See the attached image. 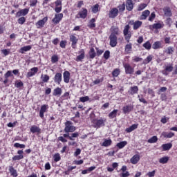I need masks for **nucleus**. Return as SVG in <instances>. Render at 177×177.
Here are the masks:
<instances>
[{
    "mask_svg": "<svg viewBox=\"0 0 177 177\" xmlns=\"http://www.w3.org/2000/svg\"><path fill=\"white\" fill-rule=\"evenodd\" d=\"M117 113H118V111L117 109H114L109 113L108 117L111 120H113V118H115V117H117Z\"/></svg>",
    "mask_w": 177,
    "mask_h": 177,
    "instance_id": "bb28decb",
    "label": "nucleus"
},
{
    "mask_svg": "<svg viewBox=\"0 0 177 177\" xmlns=\"http://www.w3.org/2000/svg\"><path fill=\"white\" fill-rule=\"evenodd\" d=\"M17 154L19 155L12 157L13 161H19V160H23L24 158V156H23V150H19Z\"/></svg>",
    "mask_w": 177,
    "mask_h": 177,
    "instance_id": "f8f14e48",
    "label": "nucleus"
},
{
    "mask_svg": "<svg viewBox=\"0 0 177 177\" xmlns=\"http://www.w3.org/2000/svg\"><path fill=\"white\" fill-rule=\"evenodd\" d=\"M162 147L164 151H167L172 148V143L163 144Z\"/></svg>",
    "mask_w": 177,
    "mask_h": 177,
    "instance_id": "cd10ccee",
    "label": "nucleus"
},
{
    "mask_svg": "<svg viewBox=\"0 0 177 177\" xmlns=\"http://www.w3.org/2000/svg\"><path fill=\"white\" fill-rule=\"evenodd\" d=\"M51 62L52 63H57V62H59V57H57V55H53V57H51Z\"/></svg>",
    "mask_w": 177,
    "mask_h": 177,
    "instance_id": "864d4df0",
    "label": "nucleus"
},
{
    "mask_svg": "<svg viewBox=\"0 0 177 177\" xmlns=\"http://www.w3.org/2000/svg\"><path fill=\"white\" fill-rule=\"evenodd\" d=\"M162 136H164V138H171L175 136V133L172 132H169V133L164 132L162 133Z\"/></svg>",
    "mask_w": 177,
    "mask_h": 177,
    "instance_id": "58836bf2",
    "label": "nucleus"
},
{
    "mask_svg": "<svg viewBox=\"0 0 177 177\" xmlns=\"http://www.w3.org/2000/svg\"><path fill=\"white\" fill-rule=\"evenodd\" d=\"M123 66L124 67L126 74H133L135 69L132 68L129 64H124Z\"/></svg>",
    "mask_w": 177,
    "mask_h": 177,
    "instance_id": "6e6552de",
    "label": "nucleus"
},
{
    "mask_svg": "<svg viewBox=\"0 0 177 177\" xmlns=\"http://www.w3.org/2000/svg\"><path fill=\"white\" fill-rule=\"evenodd\" d=\"M142 46L148 50H150V49H151V44H150V41H149L145 43Z\"/></svg>",
    "mask_w": 177,
    "mask_h": 177,
    "instance_id": "49530a36",
    "label": "nucleus"
},
{
    "mask_svg": "<svg viewBox=\"0 0 177 177\" xmlns=\"http://www.w3.org/2000/svg\"><path fill=\"white\" fill-rule=\"evenodd\" d=\"M88 55L90 59H95V57H96V52L95 51V48H91L88 52Z\"/></svg>",
    "mask_w": 177,
    "mask_h": 177,
    "instance_id": "7c9ffc66",
    "label": "nucleus"
},
{
    "mask_svg": "<svg viewBox=\"0 0 177 177\" xmlns=\"http://www.w3.org/2000/svg\"><path fill=\"white\" fill-rule=\"evenodd\" d=\"M54 161H55V162H57V161H60V154L57 153L54 156Z\"/></svg>",
    "mask_w": 177,
    "mask_h": 177,
    "instance_id": "338daca9",
    "label": "nucleus"
},
{
    "mask_svg": "<svg viewBox=\"0 0 177 177\" xmlns=\"http://www.w3.org/2000/svg\"><path fill=\"white\" fill-rule=\"evenodd\" d=\"M63 19V13L55 14V17L53 19L52 21L54 24H59Z\"/></svg>",
    "mask_w": 177,
    "mask_h": 177,
    "instance_id": "0eeeda50",
    "label": "nucleus"
},
{
    "mask_svg": "<svg viewBox=\"0 0 177 177\" xmlns=\"http://www.w3.org/2000/svg\"><path fill=\"white\" fill-rule=\"evenodd\" d=\"M18 23L19 24H23L24 23H26V17H21L19 18Z\"/></svg>",
    "mask_w": 177,
    "mask_h": 177,
    "instance_id": "680f3d73",
    "label": "nucleus"
},
{
    "mask_svg": "<svg viewBox=\"0 0 177 177\" xmlns=\"http://www.w3.org/2000/svg\"><path fill=\"white\" fill-rule=\"evenodd\" d=\"M1 53H3V55H4V56H8V55H9V53H10V50H9L8 49H3V50H1Z\"/></svg>",
    "mask_w": 177,
    "mask_h": 177,
    "instance_id": "69168bd1",
    "label": "nucleus"
},
{
    "mask_svg": "<svg viewBox=\"0 0 177 177\" xmlns=\"http://www.w3.org/2000/svg\"><path fill=\"white\" fill-rule=\"evenodd\" d=\"M118 16V9L116 8H112L109 11V17L110 19H115Z\"/></svg>",
    "mask_w": 177,
    "mask_h": 177,
    "instance_id": "1a4fd4ad",
    "label": "nucleus"
},
{
    "mask_svg": "<svg viewBox=\"0 0 177 177\" xmlns=\"http://www.w3.org/2000/svg\"><path fill=\"white\" fill-rule=\"evenodd\" d=\"M174 70V65L172 64H169L165 66V69L162 71L164 75H168L169 73H171Z\"/></svg>",
    "mask_w": 177,
    "mask_h": 177,
    "instance_id": "423d86ee",
    "label": "nucleus"
},
{
    "mask_svg": "<svg viewBox=\"0 0 177 177\" xmlns=\"http://www.w3.org/2000/svg\"><path fill=\"white\" fill-rule=\"evenodd\" d=\"M30 6H35L37 5V3H38V1L37 0H30Z\"/></svg>",
    "mask_w": 177,
    "mask_h": 177,
    "instance_id": "774afa93",
    "label": "nucleus"
},
{
    "mask_svg": "<svg viewBox=\"0 0 177 177\" xmlns=\"http://www.w3.org/2000/svg\"><path fill=\"white\" fill-rule=\"evenodd\" d=\"M62 95V88L59 87L56 88L54 89L53 95L54 96H60Z\"/></svg>",
    "mask_w": 177,
    "mask_h": 177,
    "instance_id": "c9c22d12",
    "label": "nucleus"
},
{
    "mask_svg": "<svg viewBox=\"0 0 177 177\" xmlns=\"http://www.w3.org/2000/svg\"><path fill=\"white\" fill-rule=\"evenodd\" d=\"M78 136H80V133L78 132L69 134V140H74V138H78Z\"/></svg>",
    "mask_w": 177,
    "mask_h": 177,
    "instance_id": "a19ab883",
    "label": "nucleus"
},
{
    "mask_svg": "<svg viewBox=\"0 0 177 177\" xmlns=\"http://www.w3.org/2000/svg\"><path fill=\"white\" fill-rule=\"evenodd\" d=\"M154 19H156V12H153L149 17V21H153Z\"/></svg>",
    "mask_w": 177,
    "mask_h": 177,
    "instance_id": "13d9d810",
    "label": "nucleus"
},
{
    "mask_svg": "<svg viewBox=\"0 0 177 177\" xmlns=\"http://www.w3.org/2000/svg\"><path fill=\"white\" fill-rule=\"evenodd\" d=\"M153 28H154L155 30H158L160 28H162V27H164V24H162V22L160 23H156L152 25Z\"/></svg>",
    "mask_w": 177,
    "mask_h": 177,
    "instance_id": "72a5a7b5",
    "label": "nucleus"
},
{
    "mask_svg": "<svg viewBox=\"0 0 177 177\" xmlns=\"http://www.w3.org/2000/svg\"><path fill=\"white\" fill-rule=\"evenodd\" d=\"M153 60V56L149 55L145 60H144V64H148V63H150Z\"/></svg>",
    "mask_w": 177,
    "mask_h": 177,
    "instance_id": "de8ad7c7",
    "label": "nucleus"
},
{
    "mask_svg": "<svg viewBox=\"0 0 177 177\" xmlns=\"http://www.w3.org/2000/svg\"><path fill=\"white\" fill-rule=\"evenodd\" d=\"M16 88H21L23 86V82L21 81H16L15 82Z\"/></svg>",
    "mask_w": 177,
    "mask_h": 177,
    "instance_id": "bf43d9fd",
    "label": "nucleus"
},
{
    "mask_svg": "<svg viewBox=\"0 0 177 177\" xmlns=\"http://www.w3.org/2000/svg\"><path fill=\"white\" fill-rule=\"evenodd\" d=\"M62 73H57L55 74V77H54V82H55V84H57V85H60V82H62Z\"/></svg>",
    "mask_w": 177,
    "mask_h": 177,
    "instance_id": "dca6fc26",
    "label": "nucleus"
},
{
    "mask_svg": "<svg viewBox=\"0 0 177 177\" xmlns=\"http://www.w3.org/2000/svg\"><path fill=\"white\" fill-rule=\"evenodd\" d=\"M157 140H158L157 136H153L148 140V143H157Z\"/></svg>",
    "mask_w": 177,
    "mask_h": 177,
    "instance_id": "37998d69",
    "label": "nucleus"
},
{
    "mask_svg": "<svg viewBox=\"0 0 177 177\" xmlns=\"http://www.w3.org/2000/svg\"><path fill=\"white\" fill-rule=\"evenodd\" d=\"M125 6H126L127 10H129V12H131V10L133 9V2H132V0H127Z\"/></svg>",
    "mask_w": 177,
    "mask_h": 177,
    "instance_id": "a211bd4d",
    "label": "nucleus"
},
{
    "mask_svg": "<svg viewBox=\"0 0 177 177\" xmlns=\"http://www.w3.org/2000/svg\"><path fill=\"white\" fill-rule=\"evenodd\" d=\"M48 109H49V106L46 104H44L41 106V109L39 111L40 118H44V113H46V111H48Z\"/></svg>",
    "mask_w": 177,
    "mask_h": 177,
    "instance_id": "9d476101",
    "label": "nucleus"
},
{
    "mask_svg": "<svg viewBox=\"0 0 177 177\" xmlns=\"http://www.w3.org/2000/svg\"><path fill=\"white\" fill-rule=\"evenodd\" d=\"M169 160V158L167 156H165L159 159V162L160 164H167V162H168Z\"/></svg>",
    "mask_w": 177,
    "mask_h": 177,
    "instance_id": "e433bc0d",
    "label": "nucleus"
},
{
    "mask_svg": "<svg viewBox=\"0 0 177 177\" xmlns=\"http://www.w3.org/2000/svg\"><path fill=\"white\" fill-rule=\"evenodd\" d=\"M128 145V142L127 141H122L116 145L118 149H124L125 147V145Z\"/></svg>",
    "mask_w": 177,
    "mask_h": 177,
    "instance_id": "4c0bfd02",
    "label": "nucleus"
},
{
    "mask_svg": "<svg viewBox=\"0 0 177 177\" xmlns=\"http://www.w3.org/2000/svg\"><path fill=\"white\" fill-rule=\"evenodd\" d=\"M80 102H82V103H85V102H88L89 97L88 96L81 97L80 98Z\"/></svg>",
    "mask_w": 177,
    "mask_h": 177,
    "instance_id": "5fc2aeb1",
    "label": "nucleus"
},
{
    "mask_svg": "<svg viewBox=\"0 0 177 177\" xmlns=\"http://www.w3.org/2000/svg\"><path fill=\"white\" fill-rule=\"evenodd\" d=\"M32 133H41V129L38 126L33 125L30 128Z\"/></svg>",
    "mask_w": 177,
    "mask_h": 177,
    "instance_id": "393cba45",
    "label": "nucleus"
},
{
    "mask_svg": "<svg viewBox=\"0 0 177 177\" xmlns=\"http://www.w3.org/2000/svg\"><path fill=\"white\" fill-rule=\"evenodd\" d=\"M130 28L131 26H129V25H126L123 30V34L125 37L124 38L127 42H129V39H131V37H132V34L131 33V32H129Z\"/></svg>",
    "mask_w": 177,
    "mask_h": 177,
    "instance_id": "7ed1b4c3",
    "label": "nucleus"
},
{
    "mask_svg": "<svg viewBox=\"0 0 177 177\" xmlns=\"http://www.w3.org/2000/svg\"><path fill=\"white\" fill-rule=\"evenodd\" d=\"M95 21H96V20L95 19V18L91 19L89 21L88 27L89 28H95V27H96V24H95Z\"/></svg>",
    "mask_w": 177,
    "mask_h": 177,
    "instance_id": "f704fd0d",
    "label": "nucleus"
},
{
    "mask_svg": "<svg viewBox=\"0 0 177 177\" xmlns=\"http://www.w3.org/2000/svg\"><path fill=\"white\" fill-rule=\"evenodd\" d=\"M139 160H140V156L136 154L134 155L130 160L131 164H138L139 162Z\"/></svg>",
    "mask_w": 177,
    "mask_h": 177,
    "instance_id": "412c9836",
    "label": "nucleus"
},
{
    "mask_svg": "<svg viewBox=\"0 0 177 177\" xmlns=\"http://www.w3.org/2000/svg\"><path fill=\"white\" fill-rule=\"evenodd\" d=\"M14 147L19 149H24L26 147V145L20 143H15L14 144Z\"/></svg>",
    "mask_w": 177,
    "mask_h": 177,
    "instance_id": "6e6d98bb",
    "label": "nucleus"
},
{
    "mask_svg": "<svg viewBox=\"0 0 177 177\" xmlns=\"http://www.w3.org/2000/svg\"><path fill=\"white\" fill-rule=\"evenodd\" d=\"M86 16H88V10L82 8V10L78 12L76 17L77 19H86Z\"/></svg>",
    "mask_w": 177,
    "mask_h": 177,
    "instance_id": "39448f33",
    "label": "nucleus"
},
{
    "mask_svg": "<svg viewBox=\"0 0 177 177\" xmlns=\"http://www.w3.org/2000/svg\"><path fill=\"white\" fill-rule=\"evenodd\" d=\"M111 139H104V142L102 144V146H103L104 147H109V146H111Z\"/></svg>",
    "mask_w": 177,
    "mask_h": 177,
    "instance_id": "c85d7f7f",
    "label": "nucleus"
},
{
    "mask_svg": "<svg viewBox=\"0 0 177 177\" xmlns=\"http://www.w3.org/2000/svg\"><path fill=\"white\" fill-rule=\"evenodd\" d=\"M48 21V17H45L41 20H39L37 22L36 26L37 28H41V27H44L45 24Z\"/></svg>",
    "mask_w": 177,
    "mask_h": 177,
    "instance_id": "ddd939ff",
    "label": "nucleus"
},
{
    "mask_svg": "<svg viewBox=\"0 0 177 177\" xmlns=\"http://www.w3.org/2000/svg\"><path fill=\"white\" fill-rule=\"evenodd\" d=\"M165 53L167 54V55H172L174 53V48L173 47H168L166 50H165Z\"/></svg>",
    "mask_w": 177,
    "mask_h": 177,
    "instance_id": "8fccbe9b",
    "label": "nucleus"
},
{
    "mask_svg": "<svg viewBox=\"0 0 177 177\" xmlns=\"http://www.w3.org/2000/svg\"><path fill=\"white\" fill-rule=\"evenodd\" d=\"M4 77H5V78H9V77H13V74L12 73V71H8L4 75Z\"/></svg>",
    "mask_w": 177,
    "mask_h": 177,
    "instance_id": "e2e57ef3",
    "label": "nucleus"
},
{
    "mask_svg": "<svg viewBox=\"0 0 177 177\" xmlns=\"http://www.w3.org/2000/svg\"><path fill=\"white\" fill-rule=\"evenodd\" d=\"M138 91L139 87H138L137 86H133L130 87L129 90L128 91V93H129L132 96L133 95H136V93H138Z\"/></svg>",
    "mask_w": 177,
    "mask_h": 177,
    "instance_id": "2eb2a0df",
    "label": "nucleus"
},
{
    "mask_svg": "<svg viewBox=\"0 0 177 177\" xmlns=\"http://www.w3.org/2000/svg\"><path fill=\"white\" fill-rule=\"evenodd\" d=\"M32 46H24L22 48H21L19 50V53H22L24 54L25 52H28V50H31L32 49Z\"/></svg>",
    "mask_w": 177,
    "mask_h": 177,
    "instance_id": "b1692460",
    "label": "nucleus"
},
{
    "mask_svg": "<svg viewBox=\"0 0 177 177\" xmlns=\"http://www.w3.org/2000/svg\"><path fill=\"white\" fill-rule=\"evenodd\" d=\"M111 31V35H120V28H118L117 26H112L110 29Z\"/></svg>",
    "mask_w": 177,
    "mask_h": 177,
    "instance_id": "f3484780",
    "label": "nucleus"
},
{
    "mask_svg": "<svg viewBox=\"0 0 177 177\" xmlns=\"http://www.w3.org/2000/svg\"><path fill=\"white\" fill-rule=\"evenodd\" d=\"M75 127L73 126V122L71 121H66L65 122L64 132L66 133H70V132H75Z\"/></svg>",
    "mask_w": 177,
    "mask_h": 177,
    "instance_id": "f03ea898",
    "label": "nucleus"
},
{
    "mask_svg": "<svg viewBox=\"0 0 177 177\" xmlns=\"http://www.w3.org/2000/svg\"><path fill=\"white\" fill-rule=\"evenodd\" d=\"M63 77H64V82L66 84H68V82H70V72L67 71L64 72Z\"/></svg>",
    "mask_w": 177,
    "mask_h": 177,
    "instance_id": "aec40b11",
    "label": "nucleus"
},
{
    "mask_svg": "<svg viewBox=\"0 0 177 177\" xmlns=\"http://www.w3.org/2000/svg\"><path fill=\"white\" fill-rule=\"evenodd\" d=\"M38 73V68L37 67H34V68H32L30 69V71H29L28 73H27V77H33V75L35 74H37Z\"/></svg>",
    "mask_w": 177,
    "mask_h": 177,
    "instance_id": "5701e85b",
    "label": "nucleus"
},
{
    "mask_svg": "<svg viewBox=\"0 0 177 177\" xmlns=\"http://www.w3.org/2000/svg\"><path fill=\"white\" fill-rule=\"evenodd\" d=\"M109 45L110 46H111V48H115V46H117V44H118V37L116 35H110L109 36Z\"/></svg>",
    "mask_w": 177,
    "mask_h": 177,
    "instance_id": "20e7f679",
    "label": "nucleus"
},
{
    "mask_svg": "<svg viewBox=\"0 0 177 177\" xmlns=\"http://www.w3.org/2000/svg\"><path fill=\"white\" fill-rule=\"evenodd\" d=\"M79 53H80V55L76 57V62H82V59H85V51L84 49H82Z\"/></svg>",
    "mask_w": 177,
    "mask_h": 177,
    "instance_id": "6ab92c4d",
    "label": "nucleus"
},
{
    "mask_svg": "<svg viewBox=\"0 0 177 177\" xmlns=\"http://www.w3.org/2000/svg\"><path fill=\"white\" fill-rule=\"evenodd\" d=\"M149 15H150V11L149 10L143 11L140 17V20H146Z\"/></svg>",
    "mask_w": 177,
    "mask_h": 177,
    "instance_id": "4be33fe9",
    "label": "nucleus"
},
{
    "mask_svg": "<svg viewBox=\"0 0 177 177\" xmlns=\"http://www.w3.org/2000/svg\"><path fill=\"white\" fill-rule=\"evenodd\" d=\"M138 129V124H134L131 125L130 127L126 129V132L128 133L132 132L133 131H135V129Z\"/></svg>",
    "mask_w": 177,
    "mask_h": 177,
    "instance_id": "2f4dec72",
    "label": "nucleus"
},
{
    "mask_svg": "<svg viewBox=\"0 0 177 177\" xmlns=\"http://www.w3.org/2000/svg\"><path fill=\"white\" fill-rule=\"evenodd\" d=\"M9 171H10L12 176L17 177V171H16V169H15L13 166H10L9 167Z\"/></svg>",
    "mask_w": 177,
    "mask_h": 177,
    "instance_id": "473e14b6",
    "label": "nucleus"
},
{
    "mask_svg": "<svg viewBox=\"0 0 177 177\" xmlns=\"http://www.w3.org/2000/svg\"><path fill=\"white\" fill-rule=\"evenodd\" d=\"M106 120L103 118L94 120L93 121V128H96L97 129H98V128H102V127H104V125H106Z\"/></svg>",
    "mask_w": 177,
    "mask_h": 177,
    "instance_id": "f257e3e1",
    "label": "nucleus"
},
{
    "mask_svg": "<svg viewBox=\"0 0 177 177\" xmlns=\"http://www.w3.org/2000/svg\"><path fill=\"white\" fill-rule=\"evenodd\" d=\"M125 52L127 53H131V51L132 50V44H129L125 46L124 48Z\"/></svg>",
    "mask_w": 177,
    "mask_h": 177,
    "instance_id": "79ce46f5",
    "label": "nucleus"
},
{
    "mask_svg": "<svg viewBox=\"0 0 177 177\" xmlns=\"http://www.w3.org/2000/svg\"><path fill=\"white\" fill-rule=\"evenodd\" d=\"M142 22L140 21H136L133 23V30H138L140 27H142Z\"/></svg>",
    "mask_w": 177,
    "mask_h": 177,
    "instance_id": "c756f323",
    "label": "nucleus"
},
{
    "mask_svg": "<svg viewBox=\"0 0 177 177\" xmlns=\"http://www.w3.org/2000/svg\"><path fill=\"white\" fill-rule=\"evenodd\" d=\"M112 75H113V77H118V75H120V70H118V69H115V70L112 72Z\"/></svg>",
    "mask_w": 177,
    "mask_h": 177,
    "instance_id": "4d7b16f0",
    "label": "nucleus"
},
{
    "mask_svg": "<svg viewBox=\"0 0 177 177\" xmlns=\"http://www.w3.org/2000/svg\"><path fill=\"white\" fill-rule=\"evenodd\" d=\"M93 13H97L99 12V4H95L92 7Z\"/></svg>",
    "mask_w": 177,
    "mask_h": 177,
    "instance_id": "3c124183",
    "label": "nucleus"
},
{
    "mask_svg": "<svg viewBox=\"0 0 177 177\" xmlns=\"http://www.w3.org/2000/svg\"><path fill=\"white\" fill-rule=\"evenodd\" d=\"M28 8L22 9L17 12L16 17H21V16H26V15H28Z\"/></svg>",
    "mask_w": 177,
    "mask_h": 177,
    "instance_id": "9b49d317",
    "label": "nucleus"
},
{
    "mask_svg": "<svg viewBox=\"0 0 177 177\" xmlns=\"http://www.w3.org/2000/svg\"><path fill=\"white\" fill-rule=\"evenodd\" d=\"M104 57L106 60H107L110 57V51L106 50L104 53Z\"/></svg>",
    "mask_w": 177,
    "mask_h": 177,
    "instance_id": "052dcab7",
    "label": "nucleus"
},
{
    "mask_svg": "<svg viewBox=\"0 0 177 177\" xmlns=\"http://www.w3.org/2000/svg\"><path fill=\"white\" fill-rule=\"evenodd\" d=\"M70 41L72 42V48L75 49L77 46V42H78V39L75 35H72L70 36Z\"/></svg>",
    "mask_w": 177,
    "mask_h": 177,
    "instance_id": "4468645a",
    "label": "nucleus"
},
{
    "mask_svg": "<svg viewBox=\"0 0 177 177\" xmlns=\"http://www.w3.org/2000/svg\"><path fill=\"white\" fill-rule=\"evenodd\" d=\"M41 80L43 82H48L49 81V76L48 75H42Z\"/></svg>",
    "mask_w": 177,
    "mask_h": 177,
    "instance_id": "603ef678",
    "label": "nucleus"
},
{
    "mask_svg": "<svg viewBox=\"0 0 177 177\" xmlns=\"http://www.w3.org/2000/svg\"><path fill=\"white\" fill-rule=\"evenodd\" d=\"M160 48H161V41H156L152 45L153 49H160Z\"/></svg>",
    "mask_w": 177,
    "mask_h": 177,
    "instance_id": "ea45409f",
    "label": "nucleus"
},
{
    "mask_svg": "<svg viewBox=\"0 0 177 177\" xmlns=\"http://www.w3.org/2000/svg\"><path fill=\"white\" fill-rule=\"evenodd\" d=\"M147 6V3H141L138 5L137 10L138 12H141V10H143V9H145Z\"/></svg>",
    "mask_w": 177,
    "mask_h": 177,
    "instance_id": "a18cd8bd",
    "label": "nucleus"
},
{
    "mask_svg": "<svg viewBox=\"0 0 177 177\" xmlns=\"http://www.w3.org/2000/svg\"><path fill=\"white\" fill-rule=\"evenodd\" d=\"M138 97L141 103H143L144 104H147V101H146V100H145L143 97H140V95H138Z\"/></svg>",
    "mask_w": 177,
    "mask_h": 177,
    "instance_id": "0e129e2a",
    "label": "nucleus"
},
{
    "mask_svg": "<svg viewBox=\"0 0 177 177\" xmlns=\"http://www.w3.org/2000/svg\"><path fill=\"white\" fill-rule=\"evenodd\" d=\"M164 12L165 16H168L169 17H170V16H172V12H171V9H169V8H165Z\"/></svg>",
    "mask_w": 177,
    "mask_h": 177,
    "instance_id": "c03bdc74",
    "label": "nucleus"
},
{
    "mask_svg": "<svg viewBox=\"0 0 177 177\" xmlns=\"http://www.w3.org/2000/svg\"><path fill=\"white\" fill-rule=\"evenodd\" d=\"M118 9L120 13H122L125 10V3H123L122 5L118 6Z\"/></svg>",
    "mask_w": 177,
    "mask_h": 177,
    "instance_id": "09e8293b",
    "label": "nucleus"
},
{
    "mask_svg": "<svg viewBox=\"0 0 177 177\" xmlns=\"http://www.w3.org/2000/svg\"><path fill=\"white\" fill-rule=\"evenodd\" d=\"M133 108L131 105H127L123 107V113L124 114H128V113H130V111H132V109Z\"/></svg>",
    "mask_w": 177,
    "mask_h": 177,
    "instance_id": "a878e982",
    "label": "nucleus"
}]
</instances>
